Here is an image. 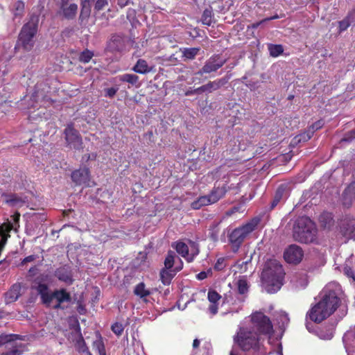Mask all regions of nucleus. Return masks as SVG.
Wrapping results in <instances>:
<instances>
[{"label": "nucleus", "mask_w": 355, "mask_h": 355, "mask_svg": "<svg viewBox=\"0 0 355 355\" xmlns=\"http://www.w3.org/2000/svg\"><path fill=\"white\" fill-rule=\"evenodd\" d=\"M22 288V284L17 282L11 286L9 290L5 293V302L6 304H10L17 301L21 296Z\"/></svg>", "instance_id": "2eb2a0df"}, {"label": "nucleus", "mask_w": 355, "mask_h": 355, "mask_svg": "<svg viewBox=\"0 0 355 355\" xmlns=\"http://www.w3.org/2000/svg\"><path fill=\"white\" fill-rule=\"evenodd\" d=\"M73 336H74L73 342L75 343L77 349L81 352L89 354L80 331L78 330H76Z\"/></svg>", "instance_id": "4be33fe9"}, {"label": "nucleus", "mask_w": 355, "mask_h": 355, "mask_svg": "<svg viewBox=\"0 0 355 355\" xmlns=\"http://www.w3.org/2000/svg\"><path fill=\"white\" fill-rule=\"evenodd\" d=\"M118 91V88L110 87L105 90V96L108 97H113Z\"/></svg>", "instance_id": "a18cd8bd"}, {"label": "nucleus", "mask_w": 355, "mask_h": 355, "mask_svg": "<svg viewBox=\"0 0 355 355\" xmlns=\"http://www.w3.org/2000/svg\"><path fill=\"white\" fill-rule=\"evenodd\" d=\"M132 70L140 74H146L154 70V67L149 66L145 60L139 59L133 67Z\"/></svg>", "instance_id": "412c9836"}, {"label": "nucleus", "mask_w": 355, "mask_h": 355, "mask_svg": "<svg viewBox=\"0 0 355 355\" xmlns=\"http://www.w3.org/2000/svg\"><path fill=\"white\" fill-rule=\"evenodd\" d=\"M93 56V52L87 49L80 54L79 60L83 63H88Z\"/></svg>", "instance_id": "f704fd0d"}, {"label": "nucleus", "mask_w": 355, "mask_h": 355, "mask_svg": "<svg viewBox=\"0 0 355 355\" xmlns=\"http://www.w3.org/2000/svg\"><path fill=\"white\" fill-rule=\"evenodd\" d=\"M199 51H200L199 48L184 49V50L182 51L183 56L186 59H189V60L193 59L195 58V56L198 53Z\"/></svg>", "instance_id": "72a5a7b5"}, {"label": "nucleus", "mask_w": 355, "mask_h": 355, "mask_svg": "<svg viewBox=\"0 0 355 355\" xmlns=\"http://www.w3.org/2000/svg\"><path fill=\"white\" fill-rule=\"evenodd\" d=\"M178 260H179V265L177 266H175V268L173 270L164 268L161 270L160 278H161L162 283L164 285L170 284L172 279L175 275V274L178 271L182 270L183 263L180 259H178Z\"/></svg>", "instance_id": "dca6fc26"}, {"label": "nucleus", "mask_w": 355, "mask_h": 355, "mask_svg": "<svg viewBox=\"0 0 355 355\" xmlns=\"http://www.w3.org/2000/svg\"><path fill=\"white\" fill-rule=\"evenodd\" d=\"M340 286L336 284L327 285L322 292L321 299L308 313L315 322H321L331 315L340 302Z\"/></svg>", "instance_id": "f03ea898"}, {"label": "nucleus", "mask_w": 355, "mask_h": 355, "mask_svg": "<svg viewBox=\"0 0 355 355\" xmlns=\"http://www.w3.org/2000/svg\"><path fill=\"white\" fill-rule=\"evenodd\" d=\"M178 259L180 258L173 252H169L164 261L165 268L173 270V265H175V266L179 265Z\"/></svg>", "instance_id": "b1692460"}, {"label": "nucleus", "mask_w": 355, "mask_h": 355, "mask_svg": "<svg viewBox=\"0 0 355 355\" xmlns=\"http://www.w3.org/2000/svg\"><path fill=\"white\" fill-rule=\"evenodd\" d=\"M346 18L349 19L351 24H355V8L349 12Z\"/></svg>", "instance_id": "3c124183"}, {"label": "nucleus", "mask_w": 355, "mask_h": 355, "mask_svg": "<svg viewBox=\"0 0 355 355\" xmlns=\"http://www.w3.org/2000/svg\"><path fill=\"white\" fill-rule=\"evenodd\" d=\"M345 197H352V196L355 197V182L351 184L344 191Z\"/></svg>", "instance_id": "a19ab883"}, {"label": "nucleus", "mask_w": 355, "mask_h": 355, "mask_svg": "<svg viewBox=\"0 0 355 355\" xmlns=\"http://www.w3.org/2000/svg\"><path fill=\"white\" fill-rule=\"evenodd\" d=\"M37 22L38 18L32 17L21 30L18 45L22 46L26 51H30L34 45V37L37 31Z\"/></svg>", "instance_id": "39448f33"}, {"label": "nucleus", "mask_w": 355, "mask_h": 355, "mask_svg": "<svg viewBox=\"0 0 355 355\" xmlns=\"http://www.w3.org/2000/svg\"><path fill=\"white\" fill-rule=\"evenodd\" d=\"M340 233L347 239H355V220L345 218L340 222Z\"/></svg>", "instance_id": "ddd939ff"}, {"label": "nucleus", "mask_w": 355, "mask_h": 355, "mask_svg": "<svg viewBox=\"0 0 355 355\" xmlns=\"http://www.w3.org/2000/svg\"><path fill=\"white\" fill-rule=\"evenodd\" d=\"M284 276L282 266L275 259H271L265 263L262 274V285L268 293L277 292L283 284Z\"/></svg>", "instance_id": "7ed1b4c3"}, {"label": "nucleus", "mask_w": 355, "mask_h": 355, "mask_svg": "<svg viewBox=\"0 0 355 355\" xmlns=\"http://www.w3.org/2000/svg\"><path fill=\"white\" fill-rule=\"evenodd\" d=\"M332 336H333L332 334H330L329 336L327 338H326L327 339H330V338H332Z\"/></svg>", "instance_id": "69168bd1"}, {"label": "nucleus", "mask_w": 355, "mask_h": 355, "mask_svg": "<svg viewBox=\"0 0 355 355\" xmlns=\"http://www.w3.org/2000/svg\"><path fill=\"white\" fill-rule=\"evenodd\" d=\"M27 200H28L26 197L12 194L6 197L5 202L10 207L19 208L22 207L27 202Z\"/></svg>", "instance_id": "aec40b11"}, {"label": "nucleus", "mask_w": 355, "mask_h": 355, "mask_svg": "<svg viewBox=\"0 0 355 355\" xmlns=\"http://www.w3.org/2000/svg\"><path fill=\"white\" fill-rule=\"evenodd\" d=\"M38 97L37 95L33 96V98Z\"/></svg>", "instance_id": "774afa93"}, {"label": "nucleus", "mask_w": 355, "mask_h": 355, "mask_svg": "<svg viewBox=\"0 0 355 355\" xmlns=\"http://www.w3.org/2000/svg\"><path fill=\"white\" fill-rule=\"evenodd\" d=\"M314 133V130H308L307 132L297 135L292 141L293 144H297L300 142H305L310 139Z\"/></svg>", "instance_id": "bb28decb"}, {"label": "nucleus", "mask_w": 355, "mask_h": 355, "mask_svg": "<svg viewBox=\"0 0 355 355\" xmlns=\"http://www.w3.org/2000/svg\"><path fill=\"white\" fill-rule=\"evenodd\" d=\"M107 4L108 0H97L95 5V9L101 10L107 6Z\"/></svg>", "instance_id": "c03bdc74"}, {"label": "nucleus", "mask_w": 355, "mask_h": 355, "mask_svg": "<svg viewBox=\"0 0 355 355\" xmlns=\"http://www.w3.org/2000/svg\"><path fill=\"white\" fill-rule=\"evenodd\" d=\"M20 217V214L19 212H15L12 216L13 220L15 223H18Z\"/></svg>", "instance_id": "13d9d810"}, {"label": "nucleus", "mask_w": 355, "mask_h": 355, "mask_svg": "<svg viewBox=\"0 0 355 355\" xmlns=\"http://www.w3.org/2000/svg\"><path fill=\"white\" fill-rule=\"evenodd\" d=\"M94 347L98 351L99 355H106L104 345L101 340L95 341Z\"/></svg>", "instance_id": "58836bf2"}, {"label": "nucleus", "mask_w": 355, "mask_h": 355, "mask_svg": "<svg viewBox=\"0 0 355 355\" xmlns=\"http://www.w3.org/2000/svg\"><path fill=\"white\" fill-rule=\"evenodd\" d=\"M68 1L61 0V10L66 18L71 19L76 15L78 6L75 3H69Z\"/></svg>", "instance_id": "6ab92c4d"}, {"label": "nucleus", "mask_w": 355, "mask_h": 355, "mask_svg": "<svg viewBox=\"0 0 355 355\" xmlns=\"http://www.w3.org/2000/svg\"><path fill=\"white\" fill-rule=\"evenodd\" d=\"M19 338L17 335H4L0 336V345L7 344L8 348L12 349L6 353H3L1 355H20L24 351V345L18 343L16 340Z\"/></svg>", "instance_id": "6e6552de"}, {"label": "nucleus", "mask_w": 355, "mask_h": 355, "mask_svg": "<svg viewBox=\"0 0 355 355\" xmlns=\"http://www.w3.org/2000/svg\"><path fill=\"white\" fill-rule=\"evenodd\" d=\"M210 272H211L210 271H207V272H200V273H198V274L197 275V278H198V279H199V280H202V279H204L207 278V277L208 274H209Z\"/></svg>", "instance_id": "5fc2aeb1"}, {"label": "nucleus", "mask_w": 355, "mask_h": 355, "mask_svg": "<svg viewBox=\"0 0 355 355\" xmlns=\"http://www.w3.org/2000/svg\"><path fill=\"white\" fill-rule=\"evenodd\" d=\"M275 316V320H277V324L279 327V329H284L289 322V318L288 317V315L283 311H279L276 313Z\"/></svg>", "instance_id": "a878e982"}, {"label": "nucleus", "mask_w": 355, "mask_h": 355, "mask_svg": "<svg viewBox=\"0 0 355 355\" xmlns=\"http://www.w3.org/2000/svg\"><path fill=\"white\" fill-rule=\"evenodd\" d=\"M316 228L314 223L307 217L298 218L293 226V239L301 243H311L315 239Z\"/></svg>", "instance_id": "20e7f679"}, {"label": "nucleus", "mask_w": 355, "mask_h": 355, "mask_svg": "<svg viewBox=\"0 0 355 355\" xmlns=\"http://www.w3.org/2000/svg\"><path fill=\"white\" fill-rule=\"evenodd\" d=\"M89 0H82V10L81 15L88 17L90 13Z\"/></svg>", "instance_id": "e433bc0d"}, {"label": "nucleus", "mask_w": 355, "mask_h": 355, "mask_svg": "<svg viewBox=\"0 0 355 355\" xmlns=\"http://www.w3.org/2000/svg\"><path fill=\"white\" fill-rule=\"evenodd\" d=\"M277 16H274L272 17L266 19L265 21L270 20V19H277Z\"/></svg>", "instance_id": "0e129e2a"}, {"label": "nucleus", "mask_w": 355, "mask_h": 355, "mask_svg": "<svg viewBox=\"0 0 355 355\" xmlns=\"http://www.w3.org/2000/svg\"><path fill=\"white\" fill-rule=\"evenodd\" d=\"M209 311L211 315H215L218 312V305L217 304L211 303L209 306Z\"/></svg>", "instance_id": "8fccbe9b"}, {"label": "nucleus", "mask_w": 355, "mask_h": 355, "mask_svg": "<svg viewBox=\"0 0 355 355\" xmlns=\"http://www.w3.org/2000/svg\"><path fill=\"white\" fill-rule=\"evenodd\" d=\"M32 289L37 292L43 304L48 306L51 305V295L53 292L49 290V286L46 284L42 283L39 278H36L33 282Z\"/></svg>", "instance_id": "9d476101"}, {"label": "nucleus", "mask_w": 355, "mask_h": 355, "mask_svg": "<svg viewBox=\"0 0 355 355\" xmlns=\"http://www.w3.org/2000/svg\"><path fill=\"white\" fill-rule=\"evenodd\" d=\"M238 291L240 294L243 295L248 291V284L245 277L239 279L237 282Z\"/></svg>", "instance_id": "473e14b6"}, {"label": "nucleus", "mask_w": 355, "mask_h": 355, "mask_svg": "<svg viewBox=\"0 0 355 355\" xmlns=\"http://www.w3.org/2000/svg\"><path fill=\"white\" fill-rule=\"evenodd\" d=\"M343 272L346 276H347L349 278H352V280L355 282V275L351 268L347 266H344Z\"/></svg>", "instance_id": "37998d69"}, {"label": "nucleus", "mask_w": 355, "mask_h": 355, "mask_svg": "<svg viewBox=\"0 0 355 355\" xmlns=\"http://www.w3.org/2000/svg\"><path fill=\"white\" fill-rule=\"evenodd\" d=\"M261 22H259V23H257V24H254L252 25V27L253 28H257L259 26V25L261 24Z\"/></svg>", "instance_id": "e2e57ef3"}, {"label": "nucleus", "mask_w": 355, "mask_h": 355, "mask_svg": "<svg viewBox=\"0 0 355 355\" xmlns=\"http://www.w3.org/2000/svg\"><path fill=\"white\" fill-rule=\"evenodd\" d=\"M123 329L124 327L123 324L119 322H116L112 326V330L117 336L121 335L123 331Z\"/></svg>", "instance_id": "ea45409f"}, {"label": "nucleus", "mask_w": 355, "mask_h": 355, "mask_svg": "<svg viewBox=\"0 0 355 355\" xmlns=\"http://www.w3.org/2000/svg\"><path fill=\"white\" fill-rule=\"evenodd\" d=\"M177 252L184 257L188 262H191L198 254L199 249L198 244L192 241L188 240L187 243L178 241L173 245Z\"/></svg>", "instance_id": "0eeeda50"}, {"label": "nucleus", "mask_w": 355, "mask_h": 355, "mask_svg": "<svg viewBox=\"0 0 355 355\" xmlns=\"http://www.w3.org/2000/svg\"><path fill=\"white\" fill-rule=\"evenodd\" d=\"M220 299V295L215 291H209L208 293V300L210 303L217 304Z\"/></svg>", "instance_id": "4c0bfd02"}, {"label": "nucleus", "mask_w": 355, "mask_h": 355, "mask_svg": "<svg viewBox=\"0 0 355 355\" xmlns=\"http://www.w3.org/2000/svg\"><path fill=\"white\" fill-rule=\"evenodd\" d=\"M202 21L203 24L210 26L212 23L211 11L206 9L202 14Z\"/></svg>", "instance_id": "c9c22d12"}, {"label": "nucleus", "mask_w": 355, "mask_h": 355, "mask_svg": "<svg viewBox=\"0 0 355 355\" xmlns=\"http://www.w3.org/2000/svg\"><path fill=\"white\" fill-rule=\"evenodd\" d=\"M349 139L345 138V139H343V141H347V140H349Z\"/></svg>", "instance_id": "338daca9"}, {"label": "nucleus", "mask_w": 355, "mask_h": 355, "mask_svg": "<svg viewBox=\"0 0 355 355\" xmlns=\"http://www.w3.org/2000/svg\"><path fill=\"white\" fill-rule=\"evenodd\" d=\"M65 139L67 146L72 149L80 150L83 148V141L79 133L71 125L64 130Z\"/></svg>", "instance_id": "1a4fd4ad"}, {"label": "nucleus", "mask_w": 355, "mask_h": 355, "mask_svg": "<svg viewBox=\"0 0 355 355\" xmlns=\"http://www.w3.org/2000/svg\"><path fill=\"white\" fill-rule=\"evenodd\" d=\"M37 269L35 267L31 268L28 270V273L30 275H34L37 272Z\"/></svg>", "instance_id": "bf43d9fd"}, {"label": "nucleus", "mask_w": 355, "mask_h": 355, "mask_svg": "<svg viewBox=\"0 0 355 355\" xmlns=\"http://www.w3.org/2000/svg\"><path fill=\"white\" fill-rule=\"evenodd\" d=\"M226 190L223 187L215 189L209 196H201L198 198L202 206L215 203L225 194Z\"/></svg>", "instance_id": "4468645a"}, {"label": "nucleus", "mask_w": 355, "mask_h": 355, "mask_svg": "<svg viewBox=\"0 0 355 355\" xmlns=\"http://www.w3.org/2000/svg\"><path fill=\"white\" fill-rule=\"evenodd\" d=\"M351 25V22L349 21V19L345 18V19L340 21L339 22V31L340 32L345 31L349 26Z\"/></svg>", "instance_id": "79ce46f5"}, {"label": "nucleus", "mask_w": 355, "mask_h": 355, "mask_svg": "<svg viewBox=\"0 0 355 355\" xmlns=\"http://www.w3.org/2000/svg\"><path fill=\"white\" fill-rule=\"evenodd\" d=\"M304 256L302 249L297 245H289L284 251V257L289 263H299Z\"/></svg>", "instance_id": "9b49d317"}, {"label": "nucleus", "mask_w": 355, "mask_h": 355, "mask_svg": "<svg viewBox=\"0 0 355 355\" xmlns=\"http://www.w3.org/2000/svg\"><path fill=\"white\" fill-rule=\"evenodd\" d=\"M119 80L123 82H127L130 83L131 85H135L138 80L139 77L135 74L132 73H125L119 77Z\"/></svg>", "instance_id": "7c9ffc66"}, {"label": "nucleus", "mask_w": 355, "mask_h": 355, "mask_svg": "<svg viewBox=\"0 0 355 355\" xmlns=\"http://www.w3.org/2000/svg\"><path fill=\"white\" fill-rule=\"evenodd\" d=\"M201 207H202L201 205V203L199 202L198 199L197 200H195L193 201L192 203H191V207L194 209H200Z\"/></svg>", "instance_id": "4d7b16f0"}, {"label": "nucleus", "mask_w": 355, "mask_h": 355, "mask_svg": "<svg viewBox=\"0 0 355 355\" xmlns=\"http://www.w3.org/2000/svg\"><path fill=\"white\" fill-rule=\"evenodd\" d=\"M56 276L60 280L68 284H71L73 282L71 272L64 268L58 270L56 272Z\"/></svg>", "instance_id": "393cba45"}, {"label": "nucleus", "mask_w": 355, "mask_h": 355, "mask_svg": "<svg viewBox=\"0 0 355 355\" xmlns=\"http://www.w3.org/2000/svg\"><path fill=\"white\" fill-rule=\"evenodd\" d=\"M53 300H55L57 302V304L53 306L54 308L58 309L60 307L61 303L69 302L71 296L65 289L56 290L52 293L51 303Z\"/></svg>", "instance_id": "a211bd4d"}, {"label": "nucleus", "mask_w": 355, "mask_h": 355, "mask_svg": "<svg viewBox=\"0 0 355 355\" xmlns=\"http://www.w3.org/2000/svg\"><path fill=\"white\" fill-rule=\"evenodd\" d=\"M220 87V81L209 82L206 85H204L195 90L197 94L202 92H211L214 90L218 89Z\"/></svg>", "instance_id": "5701e85b"}, {"label": "nucleus", "mask_w": 355, "mask_h": 355, "mask_svg": "<svg viewBox=\"0 0 355 355\" xmlns=\"http://www.w3.org/2000/svg\"><path fill=\"white\" fill-rule=\"evenodd\" d=\"M307 285V279L306 277H301V280L300 282H295L296 287L298 288H304Z\"/></svg>", "instance_id": "de8ad7c7"}, {"label": "nucleus", "mask_w": 355, "mask_h": 355, "mask_svg": "<svg viewBox=\"0 0 355 355\" xmlns=\"http://www.w3.org/2000/svg\"><path fill=\"white\" fill-rule=\"evenodd\" d=\"M268 50L270 55L272 57H277L284 51L283 46L279 44H270L268 46Z\"/></svg>", "instance_id": "2f4dec72"}, {"label": "nucleus", "mask_w": 355, "mask_h": 355, "mask_svg": "<svg viewBox=\"0 0 355 355\" xmlns=\"http://www.w3.org/2000/svg\"><path fill=\"white\" fill-rule=\"evenodd\" d=\"M324 125V122L322 121H318L315 123H313L309 130H314V132L317 130L320 129Z\"/></svg>", "instance_id": "49530a36"}, {"label": "nucleus", "mask_w": 355, "mask_h": 355, "mask_svg": "<svg viewBox=\"0 0 355 355\" xmlns=\"http://www.w3.org/2000/svg\"><path fill=\"white\" fill-rule=\"evenodd\" d=\"M349 135H350V139H353V138H355V130L354 131H352L350 133H349Z\"/></svg>", "instance_id": "680f3d73"}, {"label": "nucleus", "mask_w": 355, "mask_h": 355, "mask_svg": "<svg viewBox=\"0 0 355 355\" xmlns=\"http://www.w3.org/2000/svg\"><path fill=\"white\" fill-rule=\"evenodd\" d=\"M24 9V4L22 1H16L12 6V12L15 17H21Z\"/></svg>", "instance_id": "c756f323"}, {"label": "nucleus", "mask_w": 355, "mask_h": 355, "mask_svg": "<svg viewBox=\"0 0 355 355\" xmlns=\"http://www.w3.org/2000/svg\"><path fill=\"white\" fill-rule=\"evenodd\" d=\"M201 207H202L201 205V203L199 202L198 199L197 200H195L193 201L192 203H191V207L194 209H200Z\"/></svg>", "instance_id": "6e6d98bb"}, {"label": "nucleus", "mask_w": 355, "mask_h": 355, "mask_svg": "<svg viewBox=\"0 0 355 355\" xmlns=\"http://www.w3.org/2000/svg\"><path fill=\"white\" fill-rule=\"evenodd\" d=\"M258 224L257 220H252L250 222L236 228L229 236L234 252H237L239 247L247 236L255 229Z\"/></svg>", "instance_id": "423d86ee"}, {"label": "nucleus", "mask_w": 355, "mask_h": 355, "mask_svg": "<svg viewBox=\"0 0 355 355\" xmlns=\"http://www.w3.org/2000/svg\"><path fill=\"white\" fill-rule=\"evenodd\" d=\"M96 158V153H92V154L85 155L83 157V160L85 161V162H87L89 159H92L93 160V159H95Z\"/></svg>", "instance_id": "603ef678"}, {"label": "nucleus", "mask_w": 355, "mask_h": 355, "mask_svg": "<svg viewBox=\"0 0 355 355\" xmlns=\"http://www.w3.org/2000/svg\"><path fill=\"white\" fill-rule=\"evenodd\" d=\"M135 294L141 298H144L150 294L149 290L146 289L144 283L137 284L135 288Z\"/></svg>", "instance_id": "cd10ccee"}, {"label": "nucleus", "mask_w": 355, "mask_h": 355, "mask_svg": "<svg viewBox=\"0 0 355 355\" xmlns=\"http://www.w3.org/2000/svg\"><path fill=\"white\" fill-rule=\"evenodd\" d=\"M258 331L269 336L273 333L270 319L261 312L252 313L250 318L241 323L234 337V343L243 351L257 349L259 354H263L264 349L260 345Z\"/></svg>", "instance_id": "f257e3e1"}, {"label": "nucleus", "mask_w": 355, "mask_h": 355, "mask_svg": "<svg viewBox=\"0 0 355 355\" xmlns=\"http://www.w3.org/2000/svg\"><path fill=\"white\" fill-rule=\"evenodd\" d=\"M200 345V340L198 339H195L193 343V347L194 349L198 348Z\"/></svg>", "instance_id": "052dcab7"}, {"label": "nucleus", "mask_w": 355, "mask_h": 355, "mask_svg": "<svg viewBox=\"0 0 355 355\" xmlns=\"http://www.w3.org/2000/svg\"><path fill=\"white\" fill-rule=\"evenodd\" d=\"M12 229L13 225L10 221L4 223L0 225V236L1 238H3V236H6L8 239L10 237L9 232Z\"/></svg>", "instance_id": "c85d7f7f"}, {"label": "nucleus", "mask_w": 355, "mask_h": 355, "mask_svg": "<svg viewBox=\"0 0 355 355\" xmlns=\"http://www.w3.org/2000/svg\"><path fill=\"white\" fill-rule=\"evenodd\" d=\"M281 198L280 189L277 190L274 201L272 202V206L275 207L277 205Z\"/></svg>", "instance_id": "864d4df0"}, {"label": "nucleus", "mask_w": 355, "mask_h": 355, "mask_svg": "<svg viewBox=\"0 0 355 355\" xmlns=\"http://www.w3.org/2000/svg\"><path fill=\"white\" fill-rule=\"evenodd\" d=\"M73 182L77 185L87 184L89 181V171L87 168L74 171L71 174Z\"/></svg>", "instance_id": "f3484780"}, {"label": "nucleus", "mask_w": 355, "mask_h": 355, "mask_svg": "<svg viewBox=\"0 0 355 355\" xmlns=\"http://www.w3.org/2000/svg\"><path fill=\"white\" fill-rule=\"evenodd\" d=\"M36 259V256L35 255H30V256H28L26 257H25L21 262V266H24L25 264H26L27 263H29V262H32L34 260H35Z\"/></svg>", "instance_id": "09e8293b"}, {"label": "nucleus", "mask_w": 355, "mask_h": 355, "mask_svg": "<svg viewBox=\"0 0 355 355\" xmlns=\"http://www.w3.org/2000/svg\"><path fill=\"white\" fill-rule=\"evenodd\" d=\"M225 61V59L219 55H214L205 62L202 69L199 71L198 73L202 75L203 73H209L216 71L224 64Z\"/></svg>", "instance_id": "f8f14e48"}]
</instances>
